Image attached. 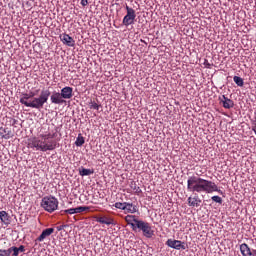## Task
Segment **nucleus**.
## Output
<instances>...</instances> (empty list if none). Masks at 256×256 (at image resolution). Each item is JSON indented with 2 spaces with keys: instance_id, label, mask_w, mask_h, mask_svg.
Listing matches in <instances>:
<instances>
[{
  "instance_id": "2",
  "label": "nucleus",
  "mask_w": 256,
  "mask_h": 256,
  "mask_svg": "<svg viewBox=\"0 0 256 256\" xmlns=\"http://www.w3.org/2000/svg\"><path fill=\"white\" fill-rule=\"evenodd\" d=\"M56 136L57 133L48 132L46 134H40L39 137H31L28 139V147L30 149H36V151H42L43 153L54 151V149H57Z\"/></svg>"
},
{
  "instance_id": "13",
  "label": "nucleus",
  "mask_w": 256,
  "mask_h": 256,
  "mask_svg": "<svg viewBox=\"0 0 256 256\" xmlns=\"http://www.w3.org/2000/svg\"><path fill=\"white\" fill-rule=\"evenodd\" d=\"M97 223H101V225H116L115 219L112 217H107V216H100V217H95Z\"/></svg>"
},
{
  "instance_id": "12",
  "label": "nucleus",
  "mask_w": 256,
  "mask_h": 256,
  "mask_svg": "<svg viewBox=\"0 0 256 256\" xmlns=\"http://www.w3.org/2000/svg\"><path fill=\"white\" fill-rule=\"evenodd\" d=\"M125 221L128 225L131 226V229L134 231H137V227H135L137 225V222H141V220L137 219L135 215H127L125 217Z\"/></svg>"
},
{
  "instance_id": "26",
  "label": "nucleus",
  "mask_w": 256,
  "mask_h": 256,
  "mask_svg": "<svg viewBox=\"0 0 256 256\" xmlns=\"http://www.w3.org/2000/svg\"><path fill=\"white\" fill-rule=\"evenodd\" d=\"M212 201H214V203H219L221 205V203H223V198H221L220 196H212L211 197Z\"/></svg>"
},
{
  "instance_id": "1",
  "label": "nucleus",
  "mask_w": 256,
  "mask_h": 256,
  "mask_svg": "<svg viewBox=\"0 0 256 256\" xmlns=\"http://www.w3.org/2000/svg\"><path fill=\"white\" fill-rule=\"evenodd\" d=\"M187 191L190 193H220L223 195V191L219 189V186L215 182L207 179H203L199 176H190L187 180Z\"/></svg>"
},
{
  "instance_id": "22",
  "label": "nucleus",
  "mask_w": 256,
  "mask_h": 256,
  "mask_svg": "<svg viewBox=\"0 0 256 256\" xmlns=\"http://www.w3.org/2000/svg\"><path fill=\"white\" fill-rule=\"evenodd\" d=\"M233 81H234V83H236V85L238 87H243V85H245V82L243 81V78H241L239 76H234Z\"/></svg>"
},
{
  "instance_id": "28",
  "label": "nucleus",
  "mask_w": 256,
  "mask_h": 256,
  "mask_svg": "<svg viewBox=\"0 0 256 256\" xmlns=\"http://www.w3.org/2000/svg\"><path fill=\"white\" fill-rule=\"evenodd\" d=\"M12 251V256H19V250L17 246H13Z\"/></svg>"
},
{
  "instance_id": "25",
  "label": "nucleus",
  "mask_w": 256,
  "mask_h": 256,
  "mask_svg": "<svg viewBox=\"0 0 256 256\" xmlns=\"http://www.w3.org/2000/svg\"><path fill=\"white\" fill-rule=\"evenodd\" d=\"M125 205H126V202H124V203L116 202V203L114 204V207H115L116 209H121L122 211H125Z\"/></svg>"
},
{
  "instance_id": "6",
  "label": "nucleus",
  "mask_w": 256,
  "mask_h": 256,
  "mask_svg": "<svg viewBox=\"0 0 256 256\" xmlns=\"http://www.w3.org/2000/svg\"><path fill=\"white\" fill-rule=\"evenodd\" d=\"M126 11L127 14L124 16L122 23L125 25V27H129V25H133V23H135L137 14H135V9L129 7L128 5H126Z\"/></svg>"
},
{
  "instance_id": "20",
  "label": "nucleus",
  "mask_w": 256,
  "mask_h": 256,
  "mask_svg": "<svg viewBox=\"0 0 256 256\" xmlns=\"http://www.w3.org/2000/svg\"><path fill=\"white\" fill-rule=\"evenodd\" d=\"M93 173H95L93 169H86L84 167L79 169V175H81V177H87L89 175H93Z\"/></svg>"
},
{
  "instance_id": "21",
  "label": "nucleus",
  "mask_w": 256,
  "mask_h": 256,
  "mask_svg": "<svg viewBox=\"0 0 256 256\" xmlns=\"http://www.w3.org/2000/svg\"><path fill=\"white\" fill-rule=\"evenodd\" d=\"M89 109H94L95 111H98V113H101V111H103V106L97 104L95 101H91L89 102Z\"/></svg>"
},
{
  "instance_id": "32",
  "label": "nucleus",
  "mask_w": 256,
  "mask_h": 256,
  "mask_svg": "<svg viewBox=\"0 0 256 256\" xmlns=\"http://www.w3.org/2000/svg\"><path fill=\"white\" fill-rule=\"evenodd\" d=\"M134 191H136V193H141V188L135 186Z\"/></svg>"
},
{
  "instance_id": "29",
  "label": "nucleus",
  "mask_w": 256,
  "mask_h": 256,
  "mask_svg": "<svg viewBox=\"0 0 256 256\" xmlns=\"http://www.w3.org/2000/svg\"><path fill=\"white\" fill-rule=\"evenodd\" d=\"M80 4L82 5V7H87V5H89V1L88 0H81Z\"/></svg>"
},
{
  "instance_id": "35",
  "label": "nucleus",
  "mask_w": 256,
  "mask_h": 256,
  "mask_svg": "<svg viewBox=\"0 0 256 256\" xmlns=\"http://www.w3.org/2000/svg\"><path fill=\"white\" fill-rule=\"evenodd\" d=\"M0 255L5 256V253L1 252V249H0Z\"/></svg>"
},
{
  "instance_id": "18",
  "label": "nucleus",
  "mask_w": 256,
  "mask_h": 256,
  "mask_svg": "<svg viewBox=\"0 0 256 256\" xmlns=\"http://www.w3.org/2000/svg\"><path fill=\"white\" fill-rule=\"evenodd\" d=\"M0 136L2 139H11L13 137V132L9 128H0Z\"/></svg>"
},
{
  "instance_id": "16",
  "label": "nucleus",
  "mask_w": 256,
  "mask_h": 256,
  "mask_svg": "<svg viewBox=\"0 0 256 256\" xmlns=\"http://www.w3.org/2000/svg\"><path fill=\"white\" fill-rule=\"evenodd\" d=\"M188 205L189 207H199L201 205V198L197 193H195L194 197H188Z\"/></svg>"
},
{
  "instance_id": "31",
  "label": "nucleus",
  "mask_w": 256,
  "mask_h": 256,
  "mask_svg": "<svg viewBox=\"0 0 256 256\" xmlns=\"http://www.w3.org/2000/svg\"><path fill=\"white\" fill-rule=\"evenodd\" d=\"M1 253H4L5 256H11L10 252L8 249H1Z\"/></svg>"
},
{
  "instance_id": "11",
  "label": "nucleus",
  "mask_w": 256,
  "mask_h": 256,
  "mask_svg": "<svg viewBox=\"0 0 256 256\" xmlns=\"http://www.w3.org/2000/svg\"><path fill=\"white\" fill-rule=\"evenodd\" d=\"M53 233H55L54 228H47L42 231V233L38 236L36 241H38V243H43V241H45V239H47V237H50V235H53Z\"/></svg>"
},
{
  "instance_id": "15",
  "label": "nucleus",
  "mask_w": 256,
  "mask_h": 256,
  "mask_svg": "<svg viewBox=\"0 0 256 256\" xmlns=\"http://www.w3.org/2000/svg\"><path fill=\"white\" fill-rule=\"evenodd\" d=\"M60 95H62V99H72L73 97V87L66 86L61 89Z\"/></svg>"
},
{
  "instance_id": "23",
  "label": "nucleus",
  "mask_w": 256,
  "mask_h": 256,
  "mask_svg": "<svg viewBox=\"0 0 256 256\" xmlns=\"http://www.w3.org/2000/svg\"><path fill=\"white\" fill-rule=\"evenodd\" d=\"M76 147H82V145H85V138L83 136L79 137L75 141Z\"/></svg>"
},
{
  "instance_id": "19",
  "label": "nucleus",
  "mask_w": 256,
  "mask_h": 256,
  "mask_svg": "<svg viewBox=\"0 0 256 256\" xmlns=\"http://www.w3.org/2000/svg\"><path fill=\"white\" fill-rule=\"evenodd\" d=\"M125 213H137V206L133 205V203L126 202L124 206Z\"/></svg>"
},
{
  "instance_id": "33",
  "label": "nucleus",
  "mask_w": 256,
  "mask_h": 256,
  "mask_svg": "<svg viewBox=\"0 0 256 256\" xmlns=\"http://www.w3.org/2000/svg\"><path fill=\"white\" fill-rule=\"evenodd\" d=\"M6 250H8V252H10V255H11V256L13 255V246L10 247V248H8V249H6Z\"/></svg>"
},
{
  "instance_id": "9",
  "label": "nucleus",
  "mask_w": 256,
  "mask_h": 256,
  "mask_svg": "<svg viewBox=\"0 0 256 256\" xmlns=\"http://www.w3.org/2000/svg\"><path fill=\"white\" fill-rule=\"evenodd\" d=\"M60 41L63 45H67V47H75V39L69 36L67 33H63L60 35Z\"/></svg>"
},
{
  "instance_id": "36",
  "label": "nucleus",
  "mask_w": 256,
  "mask_h": 256,
  "mask_svg": "<svg viewBox=\"0 0 256 256\" xmlns=\"http://www.w3.org/2000/svg\"><path fill=\"white\" fill-rule=\"evenodd\" d=\"M63 227H65V226H61L60 228H58V231H61V229H63Z\"/></svg>"
},
{
  "instance_id": "10",
  "label": "nucleus",
  "mask_w": 256,
  "mask_h": 256,
  "mask_svg": "<svg viewBox=\"0 0 256 256\" xmlns=\"http://www.w3.org/2000/svg\"><path fill=\"white\" fill-rule=\"evenodd\" d=\"M219 101L224 107V109H233L235 107V102L231 99H229L227 96L222 95V97H219Z\"/></svg>"
},
{
  "instance_id": "27",
  "label": "nucleus",
  "mask_w": 256,
  "mask_h": 256,
  "mask_svg": "<svg viewBox=\"0 0 256 256\" xmlns=\"http://www.w3.org/2000/svg\"><path fill=\"white\" fill-rule=\"evenodd\" d=\"M64 213H68V215H75L77 212L75 208H70V209L64 210Z\"/></svg>"
},
{
  "instance_id": "4",
  "label": "nucleus",
  "mask_w": 256,
  "mask_h": 256,
  "mask_svg": "<svg viewBox=\"0 0 256 256\" xmlns=\"http://www.w3.org/2000/svg\"><path fill=\"white\" fill-rule=\"evenodd\" d=\"M41 207H43L48 213L57 211L59 207V200L55 196H46L41 201Z\"/></svg>"
},
{
  "instance_id": "34",
  "label": "nucleus",
  "mask_w": 256,
  "mask_h": 256,
  "mask_svg": "<svg viewBox=\"0 0 256 256\" xmlns=\"http://www.w3.org/2000/svg\"><path fill=\"white\" fill-rule=\"evenodd\" d=\"M135 187H137V184L135 182H131V188L135 190Z\"/></svg>"
},
{
  "instance_id": "17",
  "label": "nucleus",
  "mask_w": 256,
  "mask_h": 256,
  "mask_svg": "<svg viewBox=\"0 0 256 256\" xmlns=\"http://www.w3.org/2000/svg\"><path fill=\"white\" fill-rule=\"evenodd\" d=\"M0 221H2L4 225H11V216H9V213H7V211H0Z\"/></svg>"
},
{
  "instance_id": "24",
  "label": "nucleus",
  "mask_w": 256,
  "mask_h": 256,
  "mask_svg": "<svg viewBox=\"0 0 256 256\" xmlns=\"http://www.w3.org/2000/svg\"><path fill=\"white\" fill-rule=\"evenodd\" d=\"M89 209H91V208L88 206H79V207L75 208L76 213H83L85 211H89Z\"/></svg>"
},
{
  "instance_id": "7",
  "label": "nucleus",
  "mask_w": 256,
  "mask_h": 256,
  "mask_svg": "<svg viewBox=\"0 0 256 256\" xmlns=\"http://www.w3.org/2000/svg\"><path fill=\"white\" fill-rule=\"evenodd\" d=\"M166 245L171 247V249H176L177 251H180V249H186L185 242H182L181 240L168 239L166 241Z\"/></svg>"
},
{
  "instance_id": "30",
  "label": "nucleus",
  "mask_w": 256,
  "mask_h": 256,
  "mask_svg": "<svg viewBox=\"0 0 256 256\" xmlns=\"http://www.w3.org/2000/svg\"><path fill=\"white\" fill-rule=\"evenodd\" d=\"M18 253H25V246L20 245V246L18 247Z\"/></svg>"
},
{
  "instance_id": "14",
  "label": "nucleus",
  "mask_w": 256,
  "mask_h": 256,
  "mask_svg": "<svg viewBox=\"0 0 256 256\" xmlns=\"http://www.w3.org/2000/svg\"><path fill=\"white\" fill-rule=\"evenodd\" d=\"M240 251L243 256H256V250H251L246 243L240 245Z\"/></svg>"
},
{
  "instance_id": "5",
  "label": "nucleus",
  "mask_w": 256,
  "mask_h": 256,
  "mask_svg": "<svg viewBox=\"0 0 256 256\" xmlns=\"http://www.w3.org/2000/svg\"><path fill=\"white\" fill-rule=\"evenodd\" d=\"M134 227H136V231L137 229L139 231H142L144 237H146L147 239H151V237L155 235V231H153L151 224L143 220H140V222H137V224Z\"/></svg>"
},
{
  "instance_id": "3",
  "label": "nucleus",
  "mask_w": 256,
  "mask_h": 256,
  "mask_svg": "<svg viewBox=\"0 0 256 256\" xmlns=\"http://www.w3.org/2000/svg\"><path fill=\"white\" fill-rule=\"evenodd\" d=\"M32 97V101H29ZM49 97H51V91L42 90L39 97H35V94L31 92L30 94L24 93L20 98L21 105H25V107H31L32 109H43L45 103L49 101Z\"/></svg>"
},
{
  "instance_id": "8",
  "label": "nucleus",
  "mask_w": 256,
  "mask_h": 256,
  "mask_svg": "<svg viewBox=\"0 0 256 256\" xmlns=\"http://www.w3.org/2000/svg\"><path fill=\"white\" fill-rule=\"evenodd\" d=\"M50 101L53 105H63L67 103V101L64 100L63 96L61 95V92L54 91L52 95L50 96Z\"/></svg>"
}]
</instances>
